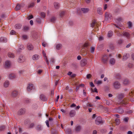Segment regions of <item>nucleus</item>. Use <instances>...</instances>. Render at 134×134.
I'll return each instance as SVG.
<instances>
[{
    "label": "nucleus",
    "instance_id": "nucleus-1",
    "mask_svg": "<svg viewBox=\"0 0 134 134\" xmlns=\"http://www.w3.org/2000/svg\"><path fill=\"white\" fill-rule=\"evenodd\" d=\"M114 25L116 27V28L115 29V33L118 36L121 37L122 36L123 34L121 31L122 29L120 27H122V25L118 23V25H116V24H114Z\"/></svg>",
    "mask_w": 134,
    "mask_h": 134
},
{
    "label": "nucleus",
    "instance_id": "nucleus-2",
    "mask_svg": "<svg viewBox=\"0 0 134 134\" xmlns=\"http://www.w3.org/2000/svg\"><path fill=\"white\" fill-rule=\"evenodd\" d=\"M100 23H98L96 20H94L92 21L91 24V26L93 28L94 27V31H98L99 30L98 26L100 25Z\"/></svg>",
    "mask_w": 134,
    "mask_h": 134
},
{
    "label": "nucleus",
    "instance_id": "nucleus-3",
    "mask_svg": "<svg viewBox=\"0 0 134 134\" xmlns=\"http://www.w3.org/2000/svg\"><path fill=\"white\" fill-rule=\"evenodd\" d=\"M89 10V9L87 8H81V10L80 8H78L77 10V13L78 14H81V12L83 13H87Z\"/></svg>",
    "mask_w": 134,
    "mask_h": 134
},
{
    "label": "nucleus",
    "instance_id": "nucleus-4",
    "mask_svg": "<svg viewBox=\"0 0 134 134\" xmlns=\"http://www.w3.org/2000/svg\"><path fill=\"white\" fill-rule=\"evenodd\" d=\"M112 57V55L110 54L109 55V63L111 65H114L115 63V60L114 58H111Z\"/></svg>",
    "mask_w": 134,
    "mask_h": 134
},
{
    "label": "nucleus",
    "instance_id": "nucleus-5",
    "mask_svg": "<svg viewBox=\"0 0 134 134\" xmlns=\"http://www.w3.org/2000/svg\"><path fill=\"white\" fill-rule=\"evenodd\" d=\"M25 60L24 57L23 55H20L17 60L18 62L19 63H23Z\"/></svg>",
    "mask_w": 134,
    "mask_h": 134
},
{
    "label": "nucleus",
    "instance_id": "nucleus-6",
    "mask_svg": "<svg viewBox=\"0 0 134 134\" xmlns=\"http://www.w3.org/2000/svg\"><path fill=\"white\" fill-rule=\"evenodd\" d=\"M113 85L114 88L116 89L119 88L121 86V84L120 82L116 81L113 83Z\"/></svg>",
    "mask_w": 134,
    "mask_h": 134
},
{
    "label": "nucleus",
    "instance_id": "nucleus-7",
    "mask_svg": "<svg viewBox=\"0 0 134 134\" xmlns=\"http://www.w3.org/2000/svg\"><path fill=\"white\" fill-rule=\"evenodd\" d=\"M96 124L97 125H99L101 123H103V121L100 117H98L95 120Z\"/></svg>",
    "mask_w": 134,
    "mask_h": 134
},
{
    "label": "nucleus",
    "instance_id": "nucleus-8",
    "mask_svg": "<svg viewBox=\"0 0 134 134\" xmlns=\"http://www.w3.org/2000/svg\"><path fill=\"white\" fill-rule=\"evenodd\" d=\"M11 65V62L9 60H7L5 63L4 66L5 68H8L10 67Z\"/></svg>",
    "mask_w": 134,
    "mask_h": 134
},
{
    "label": "nucleus",
    "instance_id": "nucleus-9",
    "mask_svg": "<svg viewBox=\"0 0 134 134\" xmlns=\"http://www.w3.org/2000/svg\"><path fill=\"white\" fill-rule=\"evenodd\" d=\"M112 18L111 15L108 13L107 12L105 13V19L107 20H109Z\"/></svg>",
    "mask_w": 134,
    "mask_h": 134
},
{
    "label": "nucleus",
    "instance_id": "nucleus-10",
    "mask_svg": "<svg viewBox=\"0 0 134 134\" xmlns=\"http://www.w3.org/2000/svg\"><path fill=\"white\" fill-rule=\"evenodd\" d=\"M122 35L126 37L128 39H130V35L128 32L125 31H124L123 32Z\"/></svg>",
    "mask_w": 134,
    "mask_h": 134
},
{
    "label": "nucleus",
    "instance_id": "nucleus-11",
    "mask_svg": "<svg viewBox=\"0 0 134 134\" xmlns=\"http://www.w3.org/2000/svg\"><path fill=\"white\" fill-rule=\"evenodd\" d=\"M82 129L81 126L80 125H76L75 126V131L76 132H80Z\"/></svg>",
    "mask_w": 134,
    "mask_h": 134
},
{
    "label": "nucleus",
    "instance_id": "nucleus-12",
    "mask_svg": "<svg viewBox=\"0 0 134 134\" xmlns=\"http://www.w3.org/2000/svg\"><path fill=\"white\" fill-rule=\"evenodd\" d=\"M81 55L83 56L86 55L87 53L86 49L85 48H82L81 51Z\"/></svg>",
    "mask_w": 134,
    "mask_h": 134
},
{
    "label": "nucleus",
    "instance_id": "nucleus-13",
    "mask_svg": "<svg viewBox=\"0 0 134 134\" xmlns=\"http://www.w3.org/2000/svg\"><path fill=\"white\" fill-rule=\"evenodd\" d=\"M76 114L75 111L74 110H71L69 113V115L71 117H74Z\"/></svg>",
    "mask_w": 134,
    "mask_h": 134
},
{
    "label": "nucleus",
    "instance_id": "nucleus-14",
    "mask_svg": "<svg viewBox=\"0 0 134 134\" xmlns=\"http://www.w3.org/2000/svg\"><path fill=\"white\" fill-rule=\"evenodd\" d=\"M42 53L43 55V56L44 57V59L45 60H46V62L47 64L48 65L49 64V62L47 60V57L46 56V53L43 50L42 51Z\"/></svg>",
    "mask_w": 134,
    "mask_h": 134
},
{
    "label": "nucleus",
    "instance_id": "nucleus-15",
    "mask_svg": "<svg viewBox=\"0 0 134 134\" xmlns=\"http://www.w3.org/2000/svg\"><path fill=\"white\" fill-rule=\"evenodd\" d=\"M87 61L86 59H82L81 62V66H83L85 65L87 63Z\"/></svg>",
    "mask_w": 134,
    "mask_h": 134
},
{
    "label": "nucleus",
    "instance_id": "nucleus-16",
    "mask_svg": "<svg viewBox=\"0 0 134 134\" xmlns=\"http://www.w3.org/2000/svg\"><path fill=\"white\" fill-rule=\"evenodd\" d=\"M40 99L42 101H45L47 100V98L43 94H41L40 96Z\"/></svg>",
    "mask_w": 134,
    "mask_h": 134
},
{
    "label": "nucleus",
    "instance_id": "nucleus-17",
    "mask_svg": "<svg viewBox=\"0 0 134 134\" xmlns=\"http://www.w3.org/2000/svg\"><path fill=\"white\" fill-rule=\"evenodd\" d=\"M34 88V87L33 85L32 84H29L27 87V90L28 91H30Z\"/></svg>",
    "mask_w": 134,
    "mask_h": 134
},
{
    "label": "nucleus",
    "instance_id": "nucleus-18",
    "mask_svg": "<svg viewBox=\"0 0 134 134\" xmlns=\"http://www.w3.org/2000/svg\"><path fill=\"white\" fill-rule=\"evenodd\" d=\"M18 92L17 91H13L12 93V96L13 98H15L17 97L18 94Z\"/></svg>",
    "mask_w": 134,
    "mask_h": 134
},
{
    "label": "nucleus",
    "instance_id": "nucleus-19",
    "mask_svg": "<svg viewBox=\"0 0 134 134\" xmlns=\"http://www.w3.org/2000/svg\"><path fill=\"white\" fill-rule=\"evenodd\" d=\"M27 48L29 50H32L34 48V46L31 43H29L27 44Z\"/></svg>",
    "mask_w": 134,
    "mask_h": 134
},
{
    "label": "nucleus",
    "instance_id": "nucleus-20",
    "mask_svg": "<svg viewBox=\"0 0 134 134\" xmlns=\"http://www.w3.org/2000/svg\"><path fill=\"white\" fill-rule=\"evenodd\" d=\"M25 110V109H20L18 112V114L19 115H22L24 114Z\"/></svg>",
    "mask_w": 134,
    "mask_h": 134
},
{
    "label": "nucleus",
    "instance_id": "nucleus-21",
    "mask_svg": "<svg viewBox=\"0 0 134 134\" xmlns=\"http://www.w3.org/2000/svg\"><path fill=\"white\" fill-rule=\"evenodd\" d=\"M7 39L4 37H1L0 38V42L5 43L7 42Z\"/></svg>",
    "mask_w": 134,
    "mask_h": 134
},
{
    "label": "nucleus",
    "instance_id": "nucleus-22",
    "mask_svg": "<svg viewBox=\"0 0 134 134\" xmlns=\"http://www.w3.org/2000/svg\"><path fill=\"white\" fill-rule=\"evenodd\" d=\"M108 60L107 57L106 55L103 56L102 59V60L104 63H106Z\"/></svg>",
    "mask_w": 134,
    "mask_h": 134
},
{
    "label": "nucleus",
    "instance_id": "nucleus-23",
    "mask_svg": "<svg viewBox=\"0 0 134 134\" xmlns=\"http://www.w3.org/2000/svg\"><path fill=\"white\" fill-rule=\"evenodd\" d=\"M97 12L98 13L99 15H101L103 14V12L102 8L99 7L97 9Z\"/></svg>",
    "mask_w": 134,
    "mask_h": 134
},
{
    "label": "nucleus",
    "instance_id": "nucleus-24",
    "mask_svg": "<svg viewBox=\"0 0 134 134\" xmlns=\"http://www.w3.org/2000/svg\"><path fill=\"white\" fill-rule=\"evenodd\" d=\"M24 49V46L23 45H19V47L17 51L18 52H19L21 50L23 49Z\"/></svg>",
    "mask_w": 134,
    "mask_h": 134
},
{
    "label": "nucleus",
    "instance_id": "nucleus-25",
    "mask_svg": "<svg viewBox=\"0 0 134 134\" xmlns=\"http://www.w3.org/2000/svg\"><path fill=\"white\" fill-rule=\"evenodd\" d=\"M39 56L38 54H35L32 57V59L34 60H36L39 59Z\"/></svg>",
    "mask_w": 134,
    "mask_h": 134
},
{
    "label": "nucleus",
    "instance_id": "nucleus-26",
    "mask_svg": "<svg viewBox=\"0 0 134 134\" xmlns=\"http://www.w3.org/2000/svg\"><path fill=\"white\" fill-rule=\"evenodd\" d=\"M54 7L56 9H58L59 8L60 5L58 3L55 2L54 3Z\"/></svg>",
    "mask_w": 134,
    "mask_h": 134
},
{
    "label": "nucleus",
    "instance_id": "nucleus-27",
    "mask_svg": "<svg viewBox=\"0 0 134 134\" xmlns=\"http://www.w3.org/2000/svg\"><path fill=\"white\" fill-rule=\"evenodd\" d=\"M16 77V75L14 74H11L9 75V78L10 79H13L15 78Z\"/></svg>",
    "mask_w": 134,
    "mask_h": 134
},
{
    "label": "nucleus",
    "instance_id": "nucleus-28",
    "mask_svg": "<svg viewBox=\"0 0 134 134\" xmlns=\"http://www.w3.org/2000/svg\"><path fill=\"white\" fill-rule=\"evenodd\" d=\"M128 54L126 53L124 54L122 60H126L128 58L129 56Z\"/></svg>",
    "mask_w": 134,
    "mask_h": 134
},
{
    "label": "nucleus",
    "instance_id": "nucleus-29",
    "mask_svg": "<svg viewBox=\"0 0 134 134\" xmlns=\"http://www.w3.org/2000/svg\"><path fill=\"white\" fill-rule=\"evenodd\" d=\"M9 85V81L8 80H6L4 83V86L5 87H8Z\"/></svg>",
    "mask_w": 134,
    "mask_h": 134
},
{
    "label": "nucleus",
    "instance_id": "nucleus-30",
    "mask_svg": "<svg viewBox=\"0 0 134 134\" xmlns=\"http://www.w3.org/2000/svg\"><path fill=\"white\" fill-rule=\"evenodd\" d=\"M62 47V45L60 44H57L56 45V48L58 50L60 49Z\"/></svg>",
    "mask_w": 134,
    "mask_h": 134
},
{
    "label": "nucleus",
    "instance_id": "nucleus-31",
    "mask_svg": "<svg viewBox=\"0 0 134 134\" xmlns=\"http://www.w3.org/2000/svg\"><path fill=\"white\" fill-rule=\"evenodd\" d=\"M129 83V81L128 79H125L123 80V84L126 85L128 84Z\"/></svg>",
    "mask_w": 134,
    "mask_h": 134
},
{
    "label": "nucleus",
    "instance_id": "nucleus-32",
    "mask_svg": "<svg viewBox=\"0 0 134 134\" xmlns=\"http://www.w3.org/2000/svg\"><path fill=\"white\" fill-rule=\"evenodd\" d=\"M113 35V31H109L108 32L107 36L108 37H110L112 36Z\"/></svg>",
    "mask_w": 134,
    "mask_h": 134
},
{
    "label": "nucleus",
    "instance_id": "nucleus-33",
    "mask_svg": "<svg viewBox=\"0 0 134 134\" xmlns=\"http://www.w3.org/2000/svg\"><path fill=\"white\" fill-rule=\"evenodd\" d=\"M8 56L9 58H13L14 57V55L13 53L9 52L8 53Z\"/></svg>",
    "mask_w": 134,
    "mask_h": 134
},
{
    "label": "nucleus",
    "instance_id": "nucleus-34",
    "mask_svg": "<svg viewBox=\"0 0 134 134\" xmlns=\"http://www.w3.org/2000/svg\"><path fill=\"white\" fill-rule=\"evenodd\" d=\"M117 112L119 114H121L123 113L124 110L121 108H119L117 110Z\"/></svg>",
    "mask_w": 134,
    "mask_h": 134
},
{
    "label": "nucleus",
    "instance_id": "nucleus-35",
    "mask_svg": "<svg viewBox=\"0 0 134 134\" xmlns=\"http://www.w3.org/2000/svg\"><path fill=\"white\" fill-rule=\"evenodd\" d=\"M21 26V25L20 24H17L15 25V27L16 29H20Z\"/></svg>",
    "mask_w": 134,
    "mask_h": 134
},
{
    "label": "nucleus",
    "instance_id": "nucleus-36",
    "mask_svg": "<svg viewBox=\"0 0 134 134\" xmlns=\"http://www.w3.org/2000/svg\"><path fill=\"white\" fill-rule=\"evenodd\" d=\"M36 129L39 131L41 130H42V127L41 125H38L36 127Z\"/></svg>",
    "mask_w": 134,
    "mask_h": 134
},
{
    "label": "nucleus",
    "instance_id": "nucleus-37",
    "mask_svg": "<svg viewBox=\"0 0 134 134\" xmlns=\"http://www.w3.org/2000/svg\"><path fill=\"white\" fill-rule=\"evenodd\" d=\"M124 97V94L123 93H121L119 94L118 98L119 99H121L123 98Z\"/></svg>",
    "mask_w": 134,
    "mask_h": 134
},
{
    "label": "nucleus",
    "instance_id": "nucleus-38",
    "mask_svg": "<svg viewBox=\"0 0 134 134\" xmlns=\"http://www.w3.org/2000/svg\"><path fill=\"white\" fill-rule=\"evenodd\" d=\"M95 50V47H91L90 48V50L91 53H93L94 52Z\"/></svg>",
    "mask_w": 134,
    "mask_h": 134
},
{
    "label": "nucleus",
    "instance_id": "nucleus-39",
    "mask_svg": "<svg viewBox=\"0 0 134 134\" xmlns=\"http://www.w3.org/2000/svg\"><path fill=\"white\" fill-rule=\"evenodd\" d=\"M94 83L98 85H100L102 83V81L100 80L97 81L95 80L94 81Z\"/></svg>",
    "mask_w": 134,
    "mask_h": 134
},
{
    "label": "nucleus",
    "instance_id": "nucleus-40",
    "mask_svg": "<svg viewBox=\"0 0 134 134\" xmlns=\"http://www.w3.org/2000/svg\"><path fill=\"white\" fill-rule=\"evenodd\" d=\"M65 12L64 11H60V16L61 17H62L64 15Z\"/></svg>",
    "mask_w": 134,
    "mask_h": 134
},
{
    "label": "nucleus",
    "instance_id": "nucleus-41",
    "mask_svg": "<svg viewBox=\"0 0 134 134\" xmlns=\"http://www.w3.org/2000/svg\"><path fill=\"white\" fill-rule=\"evenodd\" d=\"M115 121L116 124V125H118L120 122V120L118 119H116L115 120Z\"/></svg>",
    "mask_w": 134,
    "mask_h": 134
},
{
    "label": "nucleus",
    "instance_id": "nucleus-42",
    "mask_svg": "<svg viewBox=\"0 0 134 134\" xmlns=\"http://www.w3.org/2000/svg\"><path fill=\"white\" fill-rule=\"evenodd\" d=\"M65 131L68 132L69 134H70L71 133V130L70 129L68 128L65 130Z\"/></svg>",
    "mask_w": 134,
    "mask_h": 134
},
{
    "label": "nucleus",
    "instance_id": "nucleus-43",
    "mask_svg": "<svg viewBox=\"0 0 134 134\" xmlns=\"http://www.w3.org/2000/svg\"><path fill=\"white\" fill-rule=\"evenodd\" d=\"M128 27L129 28H131L132 26V24L131 22L129 21L128 23Z\"/></svg>",
    "mask_w": 134,
    "mask_h": 134
},
{
    "label": "nucleus",
    "instance_id": "nucleus-44",
    "mask_svg": "<svg viewBox=\"0 0 134 134\" xmlns=\"http://www.w3.org/2000/svg\"><path fill=\"white\" fill-rule=\"evenodd\" d=\"M34 5V3H33L30 4L28 6V8H31L33 7Z\"/></svg>",
    "mask_w": 134,
    "mask_h": 134
},
{
    "label": "nucleus",
    "instance_id": "nucleus-45",
    "mask_svg": "<svg viewBox=\"0 0 134 134\" xmlns=\"http://www.w3.org/2000/svg\"><path fill=\"white\" fill-rule=\"evenodd\" d=\"M20 8V5L19 4L17 5L16 7L15 8V10H19Z\"/></svg>",
    "mask_w": 134,
    "mask_h": 134
},
{
    "label": "nucleus",
    "instance_id": "nucleus-46",
    "mask_svg": "<svg viewBox=\"0 0 134 134\" xmlns=\"http://www.w3.org/2000/svg\"><path fill=\"white\" fill-rule=\"evenodd\" d=\"M5 126H0V131H2L4 129Z\"/></svg>",
    "mask_w": 134,
    "mask_h": 134
},
{
    "label": "nucleus",
    "instance_id": "nucleus-47",
    "mask_svg": "<svg viewBox=\"0 0 134 134\" xmlns=\"http://www.w3.org/2000/svg\"><path fill=\"white\" fill-rule=\"evenodd\" d=\"M55 20V18L54 17H52L51 19V21L52 22L54 23Z\"/></svg>",
    "mask_w": 134,
    "mask_h": 134
},
{
    "label": "nucleus",
    "instance_id": "nucleus-48",
    "mask_svg": "<svg viewBox=\"0 0 134 134\" xmlns=\"http://www.w3.org/2000/svg\"><path fill=\"white\" fill-rule=\"evenodd\" d=\"M88 46V44L87 43H85L82 46L83 48H87Z\"/></svg>",
    "mask_w": 134,
    "mask_h": 134
},
{
    "label": "nucleus",
    "instance_id": "nucleus-49",
    "mask_svg": "<svg viewBox=\"0 0 134 134\" xmlns=\"http://www.w3.org/2000/svg\"><path fill=\"white\" fill-rule=\"evenodd\" d=\"M116 57L119 58H121V56L120 54L117 53L116 55Z\"/></svg>",
    "mask_w": 134,
    "mask_h": 134
},
{
    "label": "nucleus",
    "instance_id": "nucleus-50",
    "mask_svg": "<svg viewBox=\"0 0 134 134\" xmlns=\"http://www.w3.org/2000/svg\"><path fill=\"white\" fill-rule=\"evenodd\" d=\"M41 16L43 17L44 18L45 16V13L43 12H41Z\"/></svg>",
    "mask_w": 134,
    "mask_h": 134
},
{
    "label": "nucleus",
    "instance_id": "nucleus-51",
    "mask_svg": "<svg viewBox=\"0 0 134 134\" xmlns=\"http://www.w3.org/2000/svg\"><path fill=\"white\" fill-rule=\"evenodd\" d=\"M29 29V27L27 26H25L24 27V29L25 31H27Z\"/></svg>",
    "mask_w": 134,
    "mask_h": 134
},
{
    "label": "nucleus",
    "instance_id": "nucleus-52",
    "mask_svg": "<svg viewBox=\"0 0 134 134\" xmlns=\"http://www.w3.org/2000/svg\"><path fill=\"white\" fill-rule=\"evenodd\" d=\"M22 37L23 39L24 40L26 39L27 38V36L25 35H23L22 36Z\"/></svg>",
    "mask_w": 134,
    "mask_h": 134
},
{
    "label": "nucleus",
    "instance_id": "nucleus-53",
    "mask_svg": "<svg viewBox=\"0 0 134 134\" xmlns=\"http://www.w3.org/2000/svg\"><path fill=\"white\" fill-rule=\"evenodd\" d=\"M33 18V16L32 15H29L27 18V19L28 20H29L32 18Z\"/></svg>",
    "mask_w": 134,
    "mask_h": 134
},
{
    "label": "nucleus",
    "instance_id": "nucleus-54",
    "mask_svg": "<svg viewBox=\"0 0 134 134\" xmlns=\"http://www.w3.org/2000/svg\"><path fill=\"white\" fill-rule=\"evenodd\" d=\"M15 32L13 30H12L10 33V34L11 35H14L15 34Z\"/></svg>",
    "mask_w": 134,
    "mask_h": 134
},
{
    "label": "nucleus",
    "instance_id": "nucleus-55",
    "mask_svg": "<svg viewBox=\"0 0 134 134\" xmlns=\"http://www.w3.org/2000/svg\"><path fill=\"white\" fill-rule=\"evenodd\" d=\"M36 21L38 23H40L41 22V20L40 18H37L36 19Z\"/></svg>",
    "mask_w": 134,
    "mask_h": 134
},
{
    "label": "nucleus",
    "instance_id": "nucleus-56",
    "mask_svg": "<svg viewBox=\"0 0 134 134\" xmlns=\"http://www.w3.org/2000/svg\"><path fill=\"white\" fill-rule=\"evenodd\" d=\"M106 104L108 105H109L110 104V102L108 100H107L106 101Z\"/></svg>",
    "mask_w": 134,
    "mask_h": 134
},
{
    "label": "nucleus",
    "instance_id": "nucleus-57",
    "mask_svg": "<svg viewBox=\"0 0 134 134\" xmlns=\"http://www.w3.org/2000/svg\"><path fill=\"white\" fill-rule=\"evenodd\" d=\"M122 40H119L118 41V43L119 44H121V43H122Z\"/></svg>",
    "mask_w": 134,
    "mask_h": 134
},
{
    "label": "nucleus",
    "instance_id": "nucleus-58",
    "mask_svg": "<svg viewBox=\"0 0 134 134\" xmlns=\"http://www.w3.org/2000/svg\"><path fill=\"white\" fill-rule=\"evenodd\" d=\"M91 75L90 74H88L87 75V78L88 79H89L91 77Z\"/></svg>",
    "mask_w": 134,
    "mask_h": 134
},
{
    "label": "nucleus",
    "instance_id": "nucleus-59",
    "mask_svg": "<svg viewBox=\"0 0 134 134\" xmlns=\"http://www.w3.org/2000/svg\"><path fill=\"white\" fill-rule=\"evenodd\" d=\"M90 85L91 87H93L94 86L93 83L92 82H91L90 83Z\"/></svg>",
    "mask_w": 134,
    "mask_h": 134
},
{
    "label": "nucleus",
    "instance_id": "nucleus-60",
    "mask_svg": "<svg viewBox=\"0 0 134 134\" xmlns=\"http://www.w3.org/2000/svg\"><path fill=\"white\" fill-rule=\"evenodd\" d=\"M128 119H129L128 118H126L124 119V120L125 122H127L128 121Z\"/></svg>",
    "mask_w": 134,
    "mask_h": 134
},
{
    "label": "nucleus",
    "instance_id": "nucleus-61",
    "mask_svg": "<svg viewBox=\"0 0 134 134\" xmlns=\"http://www.w3.org/2000/svg\"><path fill=\"white\" fill-rule=\"evenodd\" d=\"M92 91L93 92H95L97 93L98 92V91H97V90L96 88H95L93 90H92Z\"/></svg>",
    "mask_w": 134,
    "mask_h": 134
},
{
    "label": "nucleus",
    "instance_id": "nucleus-62",
    "mask_svg": "<svg viewBox=\"0 0 134 134\" xmlns=\"http://www.w3.org/2000/svg\"><path fill=\"white\" fill-rule=\"evenodd\" d=\"M107 8V4H105L104 5V10H105Z\"/></svg>",
    "mask_w": 134,
    "mask_h": 134
},
{
    "label": "nucleus",
    "instance_id": "nucleus-63",
    "mask_svg": "<svg viewBox=\"0 0 134 134\" xmlns=\"http://www.w3.org/2000/svg\"><path fill=\"white\" fill-rule=\"evenodd\" d=\"M134 94V91H132L130 93V96H131V94L132 95Z\"/></svg>",
    "mask_w": 134,
    "mask_h": 134
},
{
    "label": "nucleus",
    "instance_id": "nucleus-64",
    "mask_svg": "<svg viewBox=\"0 0 134 134\" xmlns=\"http://www.w3.org/2000/svg\"><path fill=\"white\" fill-rule=\"evenodd\" d=\"M76 106V105L75 104L73 103L71 105L70 107H75Z\"/></svg>",
    "mask_w": 134,
    "mask_h": 134
}]
</instances>
